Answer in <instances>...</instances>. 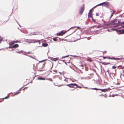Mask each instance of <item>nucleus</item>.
I'll use <instances>...</instances> for the list:
<instances>
[{"label":"nucleus","mask_w":124,"mask_h":124,"mask_svg":"<svg viewBox=\"0 0 124 124\" xmlns=\"http://www.w3.org/2000/svg\"><path fill=\"white\" fill-rule=\"evenodd\" d=\"M116 68V67L115 66H113L112 67V68L113 69H115Z\"/></svg>","instance_id":"24"},{"label":"nucleus","mask_w":124,"mask_h":124,"mask_svg":"<svg viewBox=\"0 0 124 124\" xmlns=\"http://www.w3.org/2000/svg\"><path fill=\"white\" fill-rule=\"evenodd\" d=\"M113 14H113V13L112 14H111V16H113Z\"/></svg>","instance_id":"33"},{"label":"nucleus","mask_w":124,"mask_h":124,"mask_svg":"<svg viewBox=\"0 0 124 124\" xmlns=\"http://www.w3.org/2000/svg\"><path fill=\"white\" fill-rule=\"evenodd\" d=\"M76 86V88L78 87V88H82L81 87L79 86H78H78Z\"/></svg>","instance_id":"26"},{"label":"nucleus","mask_w":124,"mask_h":124,"mask_svg":"<svg viewBox=\"0 0 124 124\" xmlns=\"http://www.w3.org/2000/svg\"><path fill=\"white\" fill-rule=\"evenodd\" d=\"M92 89H93L94 90H101V89H97L96 88H92Z\"/></svg>","instance_id":"21"},{"label":"nucleus","mask_w":124,"mask_h":124,"mask_svg":"<svg viewBox=\"0 0 124 124\" xmlns=\"http://www.w3.org/2000/svg\"><path fill=\"white\" fill-rule=\"evenodd\" d=\"M93 27H97L98 28H100V26H93Z\"/></svg>","instance_id":"23"},{"label":"nucleus","mask_w":124,"mask_h":124,"mask_svg":"<svg viewBox=\"0 0 124 124\" xmlns=\"http://www.w3.org/2000/svg\"><path fill=\"white\" fill-rule=\"evenodd\" d=\"M19 46V45L18 44H16L14 45H12V47L13 48H16L18 47Z\"/></svg>","instance_id":"11"},{"label":"nucleus","mask_w":124,"mask_h":124,"mask_svg":"<svg viewBox=\"0 0 124 124\" xmlns=\"http://www.w3.org/2000/svg\"><path fill=\"white\" fill-rule=\"evenodd\" d=\"M18 42L17 41H14L12 42H11L10 43L9 45L10 46H9V48H12V45H13L15 43H17Z\"/></svg>","instance_id":"9"},{"label":"nucleus","mask_w":124,"mask_h":124,"mask_svg":"<svg viewBox=\"0 0 124 124\" xmlns=\"http://www.w3.org/2000/svg\"><path fill=\"white\" fill-rule=\"evenodd\" d=\"M96 15L97 16H99V15L97 13L96 14Z\"/></svg>","instance_id":"30"},{"label":"nucleus","mask_w":124,"mask_h":124,"mask_svg":"<svg viewBox=\"0 0 124 124\" xmlns=\"http://www.w3.org/2000/svg\"><path fill=\"white\" fill-rule=\"evenodd\" d=\"M38 79L40 80H45V78H43L39 77L38 78Z\"/></svg>","instance_id":"17"},{"label":"nucleus","mask_w":124,"mask_h":124,"mask_svg":"<svg viewBox=\"0 0 124 124\" xmlns=\"http://www.w3.org/2000/svg\"><path fill=\"white\" fill-rule=\"evenodd\" d=\"M86 60L90 62H91L93 61V60H92L89 57H88V58H87L86 59Z\"/></svg>","instance_id":"13"},{"label":"nucleus","mask_w":124,"mask_h":124,"mask_svg":"<svg viewBox=\"0 0 124 124\" xmlns=\"http://www.w3.org/2000/svg\"><path fill=\"white\" fill-rule=\"evenodd\" d=\"M85 9V7L84 5H83L80 8V11L79 12V14L80 15H81L82 14L83 11Z\"/></svg>","instance_id":"6"},{"label":"nucleus","mask_w":124,"mask_h":124,"mask_svg":"<svg viewBox=\"0 0 124 124\" xmlns=\"http://www.w3.org/2000/svg\"><path fill=\"white\" fill-rule=\"evenodd\" d=\"M120 25L124 28V22L120 23Z\"/></svg>","instance_id":"18"},{"label":"nucleus","mask_w":124,"mask_h":124,"mask_svg":"<svg viewBox=\"0 0 124 124\" xmlns=\"http://www.w3.org/2000/svg\"><path fill=\"white\" fill-rule=\"evenodd\" d=\"M124 68V67H123L122 68V69H123Z\"/></svg>","instance_id":"39"},{"label":"nucleus","mask_w":124,"mask_h":124,"mask_svg":"<svg viewBox=\"0 0 124 124\" xmlns=\"http://www.w3.org/2000/svg\"><path fill=\"white\" fill-rule=\"evenodd\" d=\"M109 25V23H107L103 25V26L104 27V26H106V28H108Z\"/></svg>","instance_id":"12"},{"label":"nucleus","mask_w":124,"mask_h":124,"mask_svg":"<svg viewBox=\"0 0 124 124\" xmlns=\"http://www.w3.org/2000/svg\"><path fill=\"white\" fill-rule=\"evenodd\" d=\"M101 63H102L103 64H104V65H106V63L105 62H101Z\"/></svg>","instance_id":"27"},{"label":"nucleus","mask_w":124,"mask_h":124,"mask_svg":"<svg viewBox=\"0 0 124 124\" xmlns=\"http://www.w3.org/2000/svg\"><path fill=\"white\" fill-rule=\"evenodd\" d=\"M92 19L93 20V21H94V20L93 19V18H92Z\"/></svg>","instance_id":"41"},{"label":"nucleus","mask_w":124,"mask_h":124,"mask_svg":"<svg viewBox=\"0 0 124 124\" xmlns=\"http://www.w3.org/2000/svg\"><path fill=\"white\" fill-rule=\"evenodd\" d=\"M21 90V89L19 90L16 93H14V95H16L19 94L20 93V91Z\"/></svg>","instance_id":"16"},{"label":"nucleus","mask_w":124,"mask_h":124,"mask_svg":"<svg viewBox=\"0 0 124 124\" xmlns=\"http://www.w3.org/2000/svg\"><path fill=\"white\" fill-rule=\"evenodd\" d=\"M27 53H29V54H30V52H28Z\"/></svg>","instance_id":"38"},{"label":"nucleus","mask_w":124,"mask_h":124,"mask_svg":"<svg viewBox=\"0 0 124 124\" xmlns=\"http://www.w3.org/2000/svg\"><path fill=\"white\" fill-rule=\"evenodd\" d=\"M26 88V87H25V88Z\"/></svg>","instance_id":"45"},{"label":"nucleus","mask_w":124,"mask_h":124,"mask_svg":"<svg viewBox=\"0 0 124 124\" xmlns=\"http://www.w3.org/2000/svg\"><path fill=\"white\" fill-rule=\"evenodd\" d=\"M116 61V62H117L116 63H118L119 62H122V61Z\"/></svg>","instance_id":"28"},{"label":"nucleus","mask_w":124,"mask_h":124,"mask_svg":"<svg viewBox=\"0 0 124 124\" xmlns=\"http://www.w3.org/2000/svg\"><path fill=\"white\" fill-rule=\"evenodd\" d=\"M107 23V22H104V24H105V23Z\"/></svg>","instance_id":"37"},{"label":"nucleus","mask_w":124,"mask_h":124,"mask_svg":"<svg viewBox=\"0 0 124 124\" xmlns=\"http://www.w3.org/2000/svg\"><path fill=\"white\" fill-rule=\"evenodd\" d=\"M53 40L54 41H56L57 40V39H56V38H54L53 39Z\"/></svg>","instance_id":"25"},{"label":"nucleus","mask_w":124,"mask_h":124,"mask_svg":"<svg viewBox=\"0 0 124 124\" xmlns=\"http://www.w3.org/2000/svg\"><path fill=\"white\" fill-rule=\"evenodd\" d=\"M122 33H124V30H123L122 31Z\"/></svg>","instance_id":"32"},{"label":"nucleus","mask_w":124,"mask_h":124,"mask_svg":"<svg viewBox=\"0 0 124 124\" xmlns=\"http://www.w3.org/2000/svg\"><path fill=\"white\" fill-rule=\"evenodd\" d=\"M67 86L70 88H74L75 87L74 86H78V85L76 84L71 83L67 85Z\"/></svg>","instance_id":"7"},{"label":"nucleus","mask_w":124,"mask_h":124,"mask_svg":"<svg viewBox=\"0 0 124 124\" xmlns=\"http://www.w3.org/2000/svg\"><path fill=\"white\" fill-rule=\"evenodd\" d=\"M92 19L93 20V21H94V20L93 19V18H92Z\"/></svg>","instance_id":"42"},{"label":"nucleus","mask_w":124,"mask_h":124,"mask_svg":"<svg viewBox=\"0 0 124 124\" xmlns=\"http://www.w3.org/2000/svg\"><path fill=\"white\" fill-rule=\"evenodd\" d=\"M40 40H34V42H39V43Z\"/></svg>","instance_id":"19"},{"label":"nucleus","mask_w":124,"mask_h":124,"mask_svg":"<svg viewBox=\"0 0 124 124\" xmlns=\"http://www.w3.org/2000/svg\"><path fill=\"white\" fill-rule=\"evenodd\" d=\"M104 4V6L107 7H108L109 6V3L108 2H105L102 3H100L97 6L101 5H102Z\"/></svg>","instance_id":"5"},{"label":"nucleus","mask_w":124,"mask_h":124,"mask_svg":"<svg viewBox=\"0 0 124 124\" xmlns=\"http://www.w3.org/2000/svg\"><path fill=\"white\" fill-rule=\"evenodd\" d=\"M113 26L114 27H117L120 25V22L116 20H114L112 23Z\"/></svg>","instance_id":"2"},{"label":"nucleus","mask_w":124,"mask_h":124,"mask_svg":"<svg viewBox=\"0 0 124 124\" xmlns=\"http://www.w3.org/2000/svg\"><path fill=\"white\" fill-rule=\"evenodd\" d=\"M80 67H82V69H83V66H82V65H80Z\"/></svg>","instance_id":"29"},{"label":"nucleus","mask_w":124,"mask_h":124,"mask_svg":"<svg viewBox=\"0 0 124 124\" xmlns=\"http://www.w3.org/2000/svg\"><path fill=\"white\" fill-rule=\"evenodd\" d=\"M102 92H105L108 91V89H101L100 90Z\"/></svg>","instance_id":"14"},{"label":"nucleus","mask_w":124,"mask_h":124,"mask_svg":"<svg viewBox=\"0 0 124 124\" xmlns=\"http://www.w3.org/2000/svg\"><path fill=\"white\" fill-rule=\"evenodd\" d=\"M9 98V96H7L6 97H5L4 98H2V99H7L8 98Z\"/></svg>","instance_id":"20"},{"label":"nucleus","mask_w":124,"mask_h":124,"mask_svg":"<svg viewBox=\"0 0 124 124\" xmlns=\"http://www.w3.org/2000/svg\"><path fill=\"white\" fill-rule=\"evenodd\" d=\"M122 67V66H121V65H119V66H118V68H119V67Z\"/></svg>","instance_id":"35"},{"label":"nucleus","mask_w":124,"mask_h":124,"mask_svg":"<svg viewBox=\"0 0 124 124\" xmlns=\"http://www.w3.org/2000/svg\"><path fill=\"white\" fill-rule=\"evenodd\" d=\"M103 58L104 59H105L106 58H107L109 59H110L112 60L114 59L115 60H122V59H123L122 58H115V57H110L108 56H107L106 57H103Z\"/></svg>","instance_id":"4"},{"label":"nucleus","mask_w":124,"mask_h":124,"mask_svg":"<svg viewBox=\"0 0 124 124\" xmlns=\"http://www.w3.org/2000/svg\"><path fill=\"white\" fill-rule=\"evenodd\" d=\"M106 52H107L106 51H105V53H106Z\"/></svg>","instance_id":"40"},{"label":"nucleus","mask_w":124,"mask_h":124,"mask_svg":"<svg viewBox=\"0 0 124 124\" xmlns=\"http://www.w3.org/2000/svg\"><path fill=\"white\" fill-rule=\"evenodd\" d=\"M69 55H67L65 56L62 57V58H64L65 57H67L63 60L65 62V63L66 62L67 63H69L70 62V61L71 60V58L70 57H68Z\"/></svg>","instance_id":"3"},{"label":"nucleus","mask_w":124,"mask_h":124,"mask_svg":"<svg viewBox=\"0 0 124 124\" xmlns=\"http://www.w3.org/2000/svg\"><path fill=\"white\" fill-rule=\"evenodd\" d=\"M42 45L44 47H46L48 46V45L47 43H43L42 44Z\"/></svg>","instance_id":"15"},{"label":"nucleus","mask_w":124,"mask_h":124,"mask_svg":"<svg viewBox=\"0 0 124 124\" xmlns=\"http://www.w3.org/2000/svg\"><path fill=\"white\" fill-rule=\"evenodd\" d=\"M46 62L43 61L40 62L38 64L37 69L39 71H43L44 70H43V68L45 67Z\"/></svg>","instance_id":"1"},{"label":"nucleus","mask_w":124,"mask_h":124,"mask_svg":"<svg viewBox=\"0 0 124 124\" xmlns=\"http://www.w3.org/2000/svg\"><path fill=\"white\" fill-rule=\"evenodd\" d=\"M26 88V87H25V88Z\"/></svg>","instance_id":"44"},{"label":"nucleus","mask_w":124,"mask_h":124,"mask_svg":"<svg viewBox=\"0 0 124 124\" xmlns=\"http://www.w3.org/2000/svg\"><path fill=\"white\" fill-rule=\"evenodd\" d=\"M88 16L89 17H92L93 16L92 11L91 9L89 11V12L88 14Z\"/></svg>","instance_id":"10"},{"label":"nucleus","mask_w":124,"mask_h":124,"mask_svg":"<svg viewBox=\"0 0 124 124\" xmlns=\"http://www.w3.org/2000/svg\"><path fill=\"white\" fill-rule=\"evenodd\" d=\"M59 73H60V74H63V72H62V73H61V72H59Z\"/></svg>","instance_id":"31"},{"label":"nucleus","mask_w":124,"mask_h":124,"mask_svg":"<svg viewBox=\"0 0 124 124\" xmlns=\"http://www.w3.org/2000/svg\"><path fill=\"white\" fill-rule=\"evenodd\" d=\"M77 27L78 28V29H80V27Z\"/></svg>","instance_id":"36"},{"label":"nucleus","mask_w":124,"mask_h":124,"mask_svg":"<svg viewBox=\"0 0 124 124\" xmlns=\"http://www.w3.org/2000/svg\"><path fill=\"white\" fill-rule=\"evenodd\" d=\"M67 31H64L63 30L61 32L57 33V36H62Z\"/></svg>","instance_id":"8"},{"label":"nucleus","mask_w":124,"mask_h":124,"mask_svg":"<svg viewBox=\"0 0 124 124\" xmlns=\"http://www.w3.org/2000/svg\"><path fill=\"white\" fill-rule=\"evenodd\" d=\"M115 12V11H114L113 13L114 14Z\"/></svg>","instance_id":"34"},{"label":"nucleus","mask_w":124,"mask_h":124,"mask_svg":"<svg viewBox=\"0 0 124 124\" xmlns=\"http://www.w3.org/2000/svg\"><path fill=\"white\" fill-rule=\"evenodd\" d=\"M85 70L86 71H88V68L87 67L85 66Z\"/></svg>","instance_id":"22"},{"label":"nucleus","mask_w":124,"mask_h":124,"mask_svg":"<svg viewBox=\"0 0 124 124\" xmlns=\"http://www.w3.org/2000/svg\"><path fill=\"white\" fill-rule=\"evenodd\" d=\"M26 88V87H25V88Z\"/></svg>","instance_id":"43"}]
</instances>
